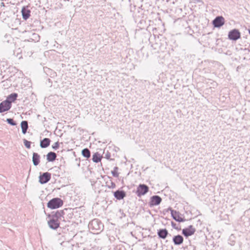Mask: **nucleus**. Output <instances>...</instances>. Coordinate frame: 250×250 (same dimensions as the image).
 <instances>
[{
    "label": "nucleus",
    "mask_w": 250,
    "mask_h": 250,
    "mask_svg": "<svg viewBox=\"0 0 250 250\" xmlns=\"http://www.w3.org/2000/svg\"><path fill=\"white\" fill-rule=\"evenodd\" d=\"M22 18L24 20H26L30 16V11L26 9L25 7H23L21 10Z\"/></svg>",
    "instance_id": "nucleus-15"
},
{
    "label": "nucleus",
    "mask_w": 250,
    "mask_h": 250,
    "mask_svg": "<svg viewBox=\"0 0 250 250\" xmlns=\"http://www.w3.org/2000/svg\"><path fill=\"white\" fill-rule=\"evenodd\" d=\"M117 169H118V167H114V170L112 171V172H111L112 174L114 177H118L119 176V174L117 172Z\"/></svg>",
    "instance_id": "nucleus-26"
},
{
    "label": "nucleus",
    "mask_w": 250,
    "mask_h": 250,
    "mask_svg": "<svg viewBox=\"0 0 250 250\" xmlns=\"http://www.w3.org/2000/svg\"><path fill=\"white\" fill-rule=\"evenodd\" d=\"M171 223H172V225L173 226H174V224H173V222H172Z\"/></svg>",
    "instance_id": "nucleus-30"
},
{
    "label": "nucleus",
    "mask_w": 250,
    "mask_h": 250,
    "mask_svg": "<svg viewBox=\"0 0 250 250\" xmlns=\"http://www.w3.org/2000/svg\"><path fill=\"white\" fill-rule=\"evenodd\" d=\"M88 227L89 229L93 230L94 233H98V231L102 230L103 225L99 220L95 219L89 223Z\"/></svg>",
    "instance_id": "nucleus-1"
},
{
    "label": "nucleus",
    "mask_w": 250,
    "mask_h": 250,
    "mask_svg": "<svg viewBox=\"0 0 250 250\" xmlns=\"http://www.w3.org/2000/svg\"><path fill=\"white\" fill-rule=\"evenodd\" d=\"M157 234L160 238L165 239L168 234V231L166 229H160L158 230Z\"/></svg>",
    "instance_id": "nucleus-14"
},
{
    "label": "nucleus",
    "mask_w": 250,
    "mask_h": 250,
    "mask_svg": "<svg viewBox=\"0 0 250 250\" xmlns=\"http://www.w3.org/2000/svg\"><path fill=\"white\" fill-rule=\"evenodd\" d=\"M40 156L37 153L34 152L33 154L32 161L34 166H36L40 163Z\"/></svg>",
    "instance_id": "nucleus-16"
},
{
    "label": "nucleus",
    "mask_w": 250,
    "mask_h": 250,
    "mask_svg": "<svg viewBox=\"0 0 250 250\" xmlns=\"http://www.w3.org/2000/svg\"><path fill=\"white\" fill-rule=\"evenodd\" d=\"M125 195V192L123 190H118L114 193V197L118 200L123 199Z\"/></svg>",
    "instance_id": "nucleus-12"
},
{
    "label": "nucleus",
    "mask_w": 250,
    "mask_h": 250,
    "mask_svg": "<svg viewBox=\"0 0 250 250\" xmlns=\"http://www.w3.org/2000/svg\"><path fill=\"white\" fill-rule=\"evenodd\" d=\"M213 24L215 27H220L224 25L225 19L222 16H218L213 21Z\"/></svg>",
    "instance_id": "nucleus-8"
},
{
    "label": "nucleus",
    "mask_w": 250,
    "mask_h": 250,
    "mask_svg": "<svg viewBox=\"0 0 250 250\" xmlns=\"http://www.w3.org/2000/svg\"><path fill=\"white\" fill-rule=\"evenodd\" d=\"M50 140L48 138H45L42 140L40 142V146L42 148H46L50 145Z\"/></svg>",
    "instance_id": "nucleus-17"
},
{
    "label": "nucleus",
    "mask_w": 250,
    "mask_h": 250,
    "mask_svg": "<svg viewBox=\"0 0 250 250\" xmlns=\"http://www.w3.org/2000/svg\"><path fill=\"white\" fill-rule=\"evenodd\" d=\"M6 122L9 124L10 125H16V123L14 122V121L13 120V119H11V118H8V119H7L6 120Z\"/></svg>",
    "instance_id": "nucleus-25"
},
{
    "label": "nucleus",
    "mask_w": 250,
    "mask_h": 250,
    "mask_svg": "<svg viewBox=\"0 0 250 250\" xmlns=\"http://www.w3.org/2000/svg\"><path fill=\"white\" fill-rule=\"evenodd\" d=\"M63 204L62 201L59 198H55L50 200L47 203V207L51 209L60 208Z\"/></svg>",
    "instance_id": "nucleus-2"
},
{
    "label": "nucleus",
    "mask_w": 250,
    "mask_h": 250,
    "mask_svg": "<svg viewBox=\"0 0 250 250\" xmlns=\"http://www.w3.org/2000/svg\"><path fill=\"white\" fill-rule=\"evenodd\" d=\"M195 232V229L192 225L182 230L183 234L186 237L192 235Z\"/></svg>",
    "instance_id": "nucleus-9"
},
{
    "label": "nucleus",
    "mask_w": 250,
    "mask_h": 250,
    "mask_svg": "<svg viewBox=\"0 0 250 250\" xmlns=\"http://www.w3.org/2000/svg\"><path fill=\"white\" fill-rule=\"evenodd\" d=\"M0 5L1 6H4L5 4H4V2H1V4H0Z\"/></svg>",
    "instance_id": "nucleus-29"
},
{
    "label": "nucleus",
    "mask_w": 250,
    "mask_h": 250,
    "mask_svg": "<svg viewBox=\"0 0 250 250\" xmlns=\"http://www.w3.org/2000/svg\"><path fill=\"white\" fill-rule=\"evenodd\" d=\"M33 36H35V37L36 39H37V38L38 39H39V38H40V37H39V35H37V34H33Z\"/></svg>",
    "instance_id": "nucleus-28"
},
{
    "label": "nucleus",
    "mask_w": 250,
    "mask_h": 250,
    "mask_svg": "<svg viewBox=\"0 0 250 250\" xmlns=\"http://www.w3.org/2000/svg\"><path fill=\"white\" fill-rule=\"evenodd\" d=\"M230 40L236 41L240 38V33L237 29H233L230 31L228 35Z\"/></svg>",
    "instance_id": "nucleus-6"
},
{
    "label": "nucleus",
    "mask_w": 250,
    "mask_h": 250,
    "mask_svg": "<svg viewBox=\"0 0 250 250\" xmlns=\"http://www.w3.org/2000/svg\"><path fill=\"white\" fill-rule=\"evenodd\" d=\"M23 143L25 147L27 148H30L31 146V142L26 140V139H23Z\"/></svg>",
    "instance_id": "nucleus-24"
},
{
    "label": "nucleus",
    "mask_w": 250,
    "mask_h": 250,
    "mask_svg": "<svg viewBox=\"0 0 250 250\" xmlns=\"http://www.w3.org/2000/svg\"><path fill=\"white\" fill-rule=\"evenodd\" d=\"M170 211L171 216L175 221L179 222H183L185 221V219L180 216L179 212H177L176 210H174L173 209H170Z\"/></svg>",
    "instance_id": "nucleus-10"
},
{
    "label": "nucleus",
    "mask_w": 250,
    "mask_h": 250,
    "mask_svg": "<svg viewBox=\"0 0 250 250\" xmlns=\"http://www.w3.org/2000/svg\"><path fill=\"white\" fill-rule=\"evenodd\" d=\"M11 104L9 102L5 100L0 104V113L8 111L10 109Z\"/></svg>",
    "instance_id": "nucleus-7"
},
{
    "label": "nucleus",
    "mask_w": 250,
    "mask_h": 250,
    "mask_svg": "<svg viewBox=\"0 0 250 250\" xmlns=\"http://www.w3.org/2000/svg\"><path fill=\"white\" fill-rule=\"evenodd\" d=\"M18 94L17 93H12L7 97L6 101L9 102L11 104V103L14 102L16 100Z\"/></svg>",
    "instance_id": "nucleus-20"
},
{
    "label": "nucleus",
    "mask_w": 250,
    "mask_h": 250,
    "mask_svg": "<svg viewBox=\"0 0 250 250\" xmlns=\"http://www.w3.org/2000/svg\"><path fill=\"white\" fill-rule=\"evenodd\" d=\"M148 187L144 184H140L137 188L136 193L138 196L146 194L148 191Z\"/></svg>",
    "instance_id": "nucleus-3"
},
{
    "label": "nucleus",
    "mask_w": 250,
    "mask_h": 250,
    "mask_svg": "<svg viewBox=\"0 0 250 250\" xmlns=\"http://www.w3.org/2000/svg\"><path fill=\"white\" fill-rule=\"evenodd\" d=\"M22 132L23 134H25L28 128V123L26 121H23L21 122V124Z\"/></svg>",
    "instance_id": "nucleus-19"
},
{
    "label": "nucleus",
    "mask_w": 250,
    "mask_h": 250,
    "mask_svg": "<svg viewBox=\"0 0 250 250\" xmlns=\"http://www.w3.org/2000/svg\"><path fill=\"white\" fill-rule=\"evenodd\" d=\"M82 155L83 157L88 158L90 157V152L88 148H84L82 151Z\"/></svg>",
    "instance_id": "nucleus-22"
},
{
    "label": "nucleus",
    "mask_w": 250,
    "mask_h": 250,
    "mask_svg": "<svg viewBox=\"0 0 250 250\" xmlns=\"http://www.w3.org/2000/svg\"><path fill=\"white\" fill-rule=\"evenodd\" d=\"M183 237L180 235L175 236L173 238V241L175 245H179L183 242Z\"/></svg>",
    "instance_id": "nucleus-13"
},
{
    "label": "nucleus",
    "mask_w": 250,
    "mask_h": 250,
    "mask_svg": "<svg viewBox=\"0 0 250 250\" xmlns=\"http://www.w3.org/2000/svg\"><path fill=\"white\" fill-rule=\"evenodd\" d=\"M48 224L49 227L53 229H56L60 226V223L56 216L53 217L48 221Z\"/></svg>",
    "instance_id": "nucleus-4"
},
{
    "label": "nucleus",
    "mask_w": 250,
    "mask_h": 250,
    "mask_svg": "<svg viewBox=\"0 0 250 250\" xmlns=\"http://www.w3.org/2000/svg\"><path fill=\"white\" fill-rule=\"evenodd\" d=\"M162 201L161 198L158 195H154L151 197L150 205L152 206H157L159 205Z\"/></svg>",
    "instance_id": "nucleus-11"
},
{
    "label": "nucleus",
    "mask_w": 250,
    "mask_h": 250,
    "mask_svg": "<svg viewBox=\"0 0 250 250\" xmlns=\"http://www.w3.org/2000/svg\"><path fill=\"white\" fill-rule=\"evenodd\" d=\"M108 187L110 188H114L116 187V185L112 181L110 180L109 182H106Z\"/></svg>",
    "instance_id": "nucleus-23"
},
{
    "label": "nucleus",
    "mask_w": 250,
    "mask_h": 250,
    "mask_svg": "<svg viewBox=\"0 0 250 250\" xmlns=\"http://www.w3.org/2000/svg\"><path fill=\"white\" fill-rule=\"evenodd\" d=\"M46 157L48 162H53L56 159L57 155L55 152H50L47 154Z\"/></svg>",
    "instance_id": "nucleus-18"
},
{
    "label": "nucleus",
    "mask_w": 250,
    "mask_h": 250,
    "mask_svg": "<svg viewBox=\"0 0 250 250\" xmlns=\"http://www.w3.org/2000/svg\"><path fill=\"white\" fill-rule=\"evenodd\" d=\"M92 160L95 163H98L101 160V156L100 154L97 152L93 154L92 157Z\"/></svg>",
    "instance_id": "nucleus-21"
},
{
    "label": "nucleus",
    "mask_w": 250,
    "mask_h": 250,
    "mask_svg": "<svg viewBox=\"0 0 250 250\" xmlns=\"http://www.w3.org/2000/svg\"><path fill=\"white\" fill-rule=\"evenodd\" d=\"M171 223H172V225L173 226H174V224H173V222H172Z\"/></svg>",
    "instance_id": "nucleus-31"
},
{
    "label": "nucleus",
    "mask_w": 250,
    "mask_h": 250,
    "mask_svg": "<svg viewBox=\"0 0 250 250\" xmlns=\"http://www.w3.org/2000/svg\"><path fill=\"white\" fill-rule=\"evenodd\" d=\"M59 142H56L52 146V148L54 149H56L59 148Z\"/></svg>",
    "instance_id": "nucleus-27"
},
{
    "label": "nucleus",
    "mask_w": 250,
    "mask_h": 250,
    "mask_svg": "<svg viewBox=\"0 0 250 250\" xmlns=\"http://www.w3.org/2000/svg\"><path fill=\"white\" fill-rule=\"evenodd\" d=\"M249 33L250 34V30H249Z\"/></svg>",
    "instance_id": "nucleus-32"
},
{
    "label": "nucleus",
    "mask_w": 250,
    "mask_h": 250,
    "mask_svg": "<svg viewBox=\"0 0 250 250\" xmlns=\"http://www.w3.org/2000/svg\"><path fill=\"white\" fill-rule=\"evenodd\" d=\"M51 179V174L47 172L43 173L39 176V182L41 184L47 183Z\"/></svg>",
    "instance_id": "nucleus-5"
}]
</instances>
